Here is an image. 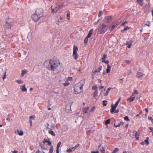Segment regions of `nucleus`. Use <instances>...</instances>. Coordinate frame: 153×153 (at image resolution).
<instances>
[{
	"instance_id": "obj_33",
	"label": "nucleus",
	"mask_w": 153,
	"mask_h": 153,
	"mask_svg": "<svg viewBox=\"0 0 153 153\" xmlns=\"http://www.w3.org/2000/svg\"><path fill=\"white\" fill-rule=\"evenodd\" d=\"M53 151V146H51L50 148L49 153H52Z\"/></svg>"
},
{
	"instance_id": "obj_57",
	"label": "nucleus",
	"mask_w": 153,
	"mask_h": 153,
	"mask_svg": "<svg viewBox=\"0 0 153 153\" xmlns=\"http://www.w3.org/2000/svg\"><path fill=\"white\" fill-rule=\"evenodd\" d=\"M148 119L149 120H151V121H152L153 120V119L152 117H148Z\"/></svg>"
},
{
	"instance_id": "obj_30",
	"label": "nucleus",
	"mask_w": 153,
	"mask_h": 153,
	"mask_svg": "<svg viewBox=\"0 0 153 153\" xmlns=\"http://www.w3.org/2000/svg\"><path fill=\"white\" fill-rule=\"evenodd\" d=\"M27 72V71L26 70H23L22 71V76H23L24 74H26Z\"/></svg>"
},
{
	"instance_id": "obj_4",
	"label": "nucleus",
	"mask_w": 153,
	"mask_h": 153,
	"mask_svg": "<svg viewBox=\"0 0 153 153\" xmlns=\"http://www.w3.org/2000/svg\"><path fill=\"white\" fill-rule=\"evenodd\" d=\"M14 25L13 21L10 18L7 19L4 25V27L6 28L11 29Z\"/></svg>"
},
{
	"instance_id": "obj_59",
	"label": "nucleus",
	"mask_w": 153,
	"mask_h": 153,
	"mask_svg": "<svg viewBox=\"0 0 153 153\" xmlns=\"http://www.w3.org/2000/svg\"><path fill=\"white\" fill-rule=\"evenodd\" d=\"M91 153H99V152L97 151H91Z\"/></svg>"
},
{
	"instance_id": "obj_28",
	"label": "nucleus",
	"mask_w": 153,
	"mask_h": 153,
	"mask_svg": "<svg viewBox=\"0 0 153 153\" xmlns=\"http://www.w3.org/2000/svg\"><path fill=\"white\" fill-rule=\"evenodd\" d=\"M111 89V88H109L106 91V92L104 94V96L107 95Z\"/></svg>"
},
{
	"instance_id": "obj_14",
	"label": "nucleus",
	"mask_w": 153,
	"mask_h": 153,
	"mask_svg": "<svg viewBox=\"0 0 153 153\" xmlns=\"http://www.w3.org/2000/svg\"><path fill=\"white\" fill-rule=\"evenodd\" d=\"M145 75V74H143V73L138 72L136 76L138 78H139L144 76Z\"/></svg>"
},
{
	"instance_id": "obj_62",
	"label": "nucleus",
	"mask_w": 153,
	"mask_h": 153,
	"mask_svg": "<svg viewBox=\"0 0 153 153\" xmlns=\"http://www.w3.org/2000/svg\"><path fill=\"white\" fill-rule=\"evenodd\" d=\"M114 112L115 113H117L119 112V110L118 109L116 110Z\"/></svg>"
},
{
	"instance_id": "obj_21",
	"label": "nucleus",
	"mask_w": 153,
	"mask_h": 153,
	"mask_svg": "<svg viewBox=\"0 0 153 153\" xmlns=\"http://www.w3.org/2000/svg\"><path fill=\"white\" fill-rule=\"evenodd\" d=\"M88 107H85L84 108L83 110V113L85 114L87 113H88Z\"/></svg>"
},
{
	"instance_id": "obj_32",
	"label": "nucleus",
	"mask_w": 153,
	"mask_h": 153,
	"mask_svg": "<svg viewBox=\"0 0 153 153\" xmlns=\"http://www.w3.org/2000/svg\"><path fill=\"white\" fill-rule=\"evenodd\" d=\"M40 146H41V148L43 149H46V147L44 145L41 143H40Z\"/></svg>"
},
{
	"instance_id": "obj_34",
	"label": "nucleus",
	"mask_w": 153,
	"mask_h": 153,
	"mask_svg": "<svg viewBox=\"0 0 153 153\" xmlns=\"http://www.w3.org/2000/svg\"><path fill=\"white\" fill-rule=\"evenodd\" d=\"M126 45H127V48H130L132 45V43H127L126 44Z\"/></svg>"
},
{
	"instance_id": "obj_41",
	"label": "nucleus",
	"mask_w": 153,
	"mask_h": 153,
	"mask_svg": "<svg viewBox=\"0 0 153 153\" xmlns=\"http://www.w3.org/2000/svg\"><path fill=\"white\" fill-rule=\"evenodd\" d=\"M110 121V119H108L107 120H106L105 122V124H109Z\"/></svg>"
},
{
	"instance_id": "obj_51",
	"label": "nucleus",
	"mask_w": 153,
	"mask_h": 153,
	"mask_svg": "<svg viewBox=\"0 0 153 153\" xmlns=\"http://www.w3.org/2000/svg\"><path fill=\"white\" fill-rule=\"evenodd\" d=\"M124 119L125 120L127 121H129V120L128 117V116H126L124 117Z\"/></svg>"
},
{
	"instance_id": "obj_19",
	"label": "nucleus",
	"mask_w": 153,
	"mask_h": 153,
	"mask_svg": "<svg viewBox=\"0 0 153 153\" xmlns=\"http://www.w3.org/2000/svg\"><path fill=\"white\" fill-rule=\"evenodd\" d=\"M93 30V29H91L90 30V31L89 32L87 36H86V37L87 38H90L91 37V36L92 35V33Z\"/></svg>"
},
{
	"instance_id": "obj_37",
	"label": "nucleus",
	"mask_w": 153,
	"mask_h": 153,
	"mask_svg": "<svg viewBox=\"0 0 153 153\" xmlns=\"http://www.w3.org/2000/svg\"><path fill=\"white\" fill-rule=\"evenodd\" d=\"M67 17L68 19V20H70V13L69 12H68L67 13Z\"/></svg>"
},
{
	"instance_id": "obj_15",
	"label": "nucleus",
	"mask_w": 153,
	"mask_h": 153,
	"mask_svg": "<svg viewBox=\"0 0 153 153\" xmlns=\"http://www.w3.org/2000/svg\"><path fill=\"white\" fill-rule=\"evenodd\" d=\"M98 148L101 151L102 153H104L105 152V150L103 146H101V145H100L98 146Z\"/></svg>"
},
{
	"instance_id": "obj_50",
	"label": "nucleus",
	"mask_w": 153,
	"mask_h": 153,
	"mask_svg": "<svg viewBox=\"0 0 153 153\" xmlns=\"http://www.w3.org/2000/svg\"><path fill=\"white\" fill-rule=\"evenodd\" d=\"M127 23H128V22H126V21L125 22L122 23V24L121 25V26H126L125 25L126 24H127Z\"/></svg>"
},
{
	"instance_id": "obj_2",
	"label": "nucleus",
	"mask_w": 153,
	"mask_h": 153,
	"mask_svg": "<svg viewBox=\"0 0 153 153\" xmlns=\"http://www.w3.org/2000/svg\"><path fill=\"white\" fill-rule=\"evenodd\" d=\"M64 5V3L62 1H59L54 4L51 7V12L52 13H56Z\"/></svg>"
},
{
	"instance_id": "obj_47",
	"label": "nucleus",
	"mask_w": 153,
	"mask_h": 153,
	"mask_svg": "<svg viewBox=\"0 0 153 153\" xmlns=\"http://www.w3.org/2000/svg\"><path fill=\"white\" fill-rule=\"evenodd\" d=\"M103 14L102 12V11H100L99 12V13L98 14V16L99 17H100Z\"/></svg>"
},
{
	"instance_id": "obj_42",
	"label": "nucleus",
	"mask_w": 153,
	"mask_h": 153,
	"mask_svg": "<svg viewBox=\"0 0 153 153\" xmlns=\"http://www.w3.org/2000/svg\"><path fill=\"white\" fill-rule=\"evenodd\" d=\"M63 84L65 86H67L69 85V83L67 81L65 83H63Z\"/></svg>"
},
{
	"instance_id": "obj_22",
	"label": "nucleus",
	"mask_w": 153,
	"mask_h": 153,
	"mask_svg": "<svg viewBox=\"0 0 153 153\" xmlns=\"http://www.w3.org/2000/svg\"><path fill=\"white\" fill-rule=\"evenodd\" d=\"M133 134L134 135L135 134V137L136 138L137 140H138L139 139V136L137 134V131H134L133 132Z\"/></svg>"
},
{
	"instance_id": "obj_5",
	"label": "nucleus",
	"mask_w": 153,
	"mask_h": 153,
	"mask_svg": "<svg viewBox=\"0 0 153 153\" xmlns=\"http://www.w3.org/2000/svg\"><path fill=\"white\" fill-rule=\"evenodd\" d=\"M108 29V27L105 24H103L99 28V31L100 34H103Z\"/></svg>"
},
{
	"instance_id": "obj_13",
	"label": "nucleus",
	"mask_w": 153,
	"mask_h": 153,
	"mask_svg": "<svg viewBox=\"0 0 153 153\" xmlns=\"http://www.w3.org/2000/svg\"><path fill=\"white\" fill-rule=\"evenodd\" d=\"M54 128V127L53 126H52L51 128H50L49 130V133L50 134H51L52 135L55 136V134L53 131H52L53 129Z\"/></svg>"
},
{
	"instance_id": "obj_64",
	"label": "nucleus",
	"mask_w": 153,
	"mask_h": 153,
	"mask_svg": "<svg viewBox=\"0 0 153 153\" xmlns=\"http://www.w3.org/2000/svg\"><path fill=\"white\" fill-rule=\"evenodd\" d=\"M118 103H119L118 102H116V103H115V105H114L115 106H116V107H117Z\"/></svg>"
},
{
	"instance_id": "obj_29",
	"label": "nucleus",
	"mask_w": 153,
	"mask_h": 153,
	"mask_svg": "<svg viewBox=\"0 0 153 153\" xmlns=\"http://www.w3.org/2000/svg\"><path fill=\"white\" fill-rule=\"evenodd\" d=\"M138 94V91L137 90H135L132 94V96H134L135 94Z\"/></svg>"
},
{
	"instance_id": "obj_52",
	"label": "nucleus",
	"mask_w": 153,
	"mask_h": 153,
	"mask_svg": "<svg viewBox=\"0 0 153 153\" xmlns=\"http://www.w3.org/2000/svg\"><path fill=\"white\" fill-rule=\"evenodd\" d=\"M35 117V116H30L29 117L30 120H32L34 119Z\"/></svg>"
},
{
	"instance_id": "obj_31",
	"label": "nucleus",
	"mask_w": 153,
	"mask_h": 153,
	"mask_svg": "<svg viewBox=\"0 0 153 153\" xmlns=\"http://www.w3.org/2000/svg\"><path fill=\"white\" fill-rule=\"evenodd\" d=\"M151 23L149 21H148L146 24H145V26H147L148 27H149Z\"/></svg>"
},
{
	"instance_id": "obj_54",
	"label": "nucleus",
	"mask_w": 153,
	"mask_h": 153,
	"mask_svg": "<svg viewBox=\"0 0 153 153\" xmlns=\"http://www.w3.org/2000/svg\"><path fill=\"white\" fill-rule=\"evenodd\" d=\"M95 106H93L92 107V108L91 109V111L92 112V111H94L95 110Z\"/></svg>"
},
{
	"instance_id": "obj_58",
	"label": "nucleus",
	"mask_w": 153,
	"mask_h": 153,
	"mask_svg": "<svg viewBox=\"0 0 153 153\" xmlns=\"http://www.w3.org/2000/svg\"><path fill=\"white\" fill-rule=\"evenodd\" d=\"M125 62L127 64H129L130 63V61L128 60H126L125 61Z\"/></svg>"
},
{
	"instance_id": "obj_3",
	"label": "nucleus",
	"mask_w": 153,
	"mask_h": 153,
	"mask_svg": "<svg viewBox=\"0 0 153 153\" xmlns=\"http://www.w3.org/2000/svg\"><path fill=\"white\" fill-rule=\"evenodd\" d=\"M83 85L80 83L75 85L74 86V93L77 94L83 92Z\"/></svg>"
},
{
	"instance_id": "obj_20",
	"label": "nucleus",
	"mask_w": 153,
	"mask_h": 153,
	"mask_svg": "<svg viewBox=\"0 0 153 153\" xmlns=\"http://www.w3.org/2000/svg\"><path fill=\"white\" fill-rule=\"evenodd\" d=\"M133 96H132V95L128 98L127 99V101H129L130 102H132L133 101L135 98V97H133Z\"/></svg>"
},
{
	"instance_id": "obj_10",
	"label": "nucleus",
	"mask_w": 153,
	"mask_h": 153,
	"mask_svg": "<svg viewBox=\"0 0 153 153\" xmlns=\"http://www.w3.org/2000/svg\"><path fill=\"white\" fill-rule=\"evenodd\" d=\"M65 111L67 113H71V105H67L65 107Z\"/></svg>"
},
{
	"instance_id": "obj_6",
	"label": "nucleus",
	"mask_w": 153,
	"mask_h": 153,
	"mask_svg": "<svg viewBox=\"0 0 153 153\" xmlns=\"http://www.w3.org/2000/svg\"><path fill=\"white\" fill-rule=\"evenodd\" d=\"M78 50L77 47L75 45H74L73 46V56L75 60L77 59L79 57V55L77 52Z\"/></svg>"
},
{
	"instance_id": "obj_7",
	"label": "nucleus",
	"mask_w": 153,
	"mask_h": 153,
	"mask_svg": "<svg viewBox=\"0 0 153 153\" xmlns=\"http://www.w3.org/2000/svg\"><path fill=\"white\" fill-rule=\"evenodd\" d=\"M35 13L37 14L41 18L43 16V10L42 9H38L35 11Z\"/></svg>"
},
{
	"instance_id": "obj_11",
	"label": "nucleus",
	"mask_w": 153,
	"mask_h": 153,
	"mask_svg": "<svg viewBox=\"0 0 153 153\" xmlns=\"http://www.w3.org/2000/svg\"><path fill=\"white\" fill-rule=\"evenodd\" d=\"M111 108L110 110V112L111 114H113L115 110L117 107L114 105V104L113 103L111 104Z\"/></svg>"
},
{
	"instance_id": "obj_40",
	"label": "nucleus",
	"mask_w": 153,
	"mask_h": 153,
	"mask_svg": "<svg viewBox=\"0 0 153 153\" xmlns=\"http://www.w3.org/2000/svg\"><path fill=\"white\" fill-rule=\"evenodd\" d=\"M107 57V55L106 54H104L103 56H102V58H101V59L102 60H105V58L106 57Z\"/></svg>"
},
{
	"instance_id": "obj_1",
	"label": "nucleus",
	"mask_w": 153,
	"mask_h": 153,
	"mask_svg": "<svg viewBox=\"0 0 153 153\" xmlns=\"http://www.w3.org/2000/svg\"><path fill=\"white\" fill-rule=\"evenodd\" d=\"M44 65L49 70L54 71L60 65V63L58 59H53L45 61Z\"/></svg>"
},
{
	"instance_id": "obj_9",
	"label": "nucleus",
	"mask_w": 153,
	"mask_h": 153,
	"mask_svg": "<svg viewBox=\"0 0 153 153\" xmlns=\"http://www.w3.org/2000/svg\"><path fill=\"white\" fill-rule=\"evenodd\" d=\"M57 21L56 22V23L58 25H59L60 22H63V19L61 16H59L57 17Z\"/></svg>"
},
{
	"instance_id": "obj_23",
	"label": "nucleus",
	"mask_w": 153,
	"mask_h": 153,
	"mask_svg": "<svg viewBox=\"0 0 153 153\" xmlns=\"http://www.w3.org/2000/svg\"><path fill=\"white\" fill-rule=\"evenodd\" d=\"M92 90H94V91H98V88L96 85H94L92 86Z\"/></svg>"
},
{
	"instance_id": "obj_55",
	"label": "nucleus",
	"mask_w": 153,
	"mask_h": 153,
	"mask_svg": "<svg viewBox=\"0 0 153 153\" xmlns=\"http://www.w3.org/2000/svg\"><path fill=\"white\" fill-rule=\"evenodd\" d=\"M80 145L79 144H77L76 146L73 147V149L74 148V149H75L77 147H79V146Z\"/></svg>"
},
{
	"instance_id": "obj_36",
	"label": "nucleus",
	"mask_w": 153,
	"mask_h": 153,
	"mask_svg": "<svg viewBox=\"0 0 153 153\" xmlns=\"http://www.w3.org/2000/svg\"><path fill=\"white\" fill-rule=\"evenodd\" d=\"M23 132L22 130H20L19 131V133H18V134L20 136H22L23 135Z\"/></svg>"
},
{
	"instance_id": "obj_27",
	"label": "nucleus",
	"mask_w": 153,
	"mask_h": 153,
	"mask_svg": "<svg viewBox=\"0 0 153 153\" xmlns=\"http://www.w3.org/2000/svg\"><path fill=\"white\" fill-rule=\"evenodd\" d=\"M61 144V142H59V143H58V144L57 145L56 151H59V147L60 146Z\"/></svg>"
},
{
	"instance_id": "obj_49",
	"label": "nucleus",
	"mask_w": 153,
	"mask_h": 153,
	"mask_svg": "<svg viewBox=\"0 0 153 153\" xmlns=\"http://www.w3.org/2000/svg\"><path fill=\"white\" fill-rule=\"evenodd\" d=\"M47 143L48 145H49V146L51 145V142L49 140H48L47 142Z\"/></svg>"
},
{
	"instance_id": "obj_46",
	"label": "nucleus",
	"mask_w": 153,
	"mask_h": 153,
	"mask_svg": "<svg viewBox=\"0 0 153 153\" xmlns=\"http://www.w3.org/2000/svg\"><path fill=\"white\" fill-rule=\"evenodd\" d=\"M103 106H106L107 104V101L103 100Z\"/></svg>"
},
{
	"instance_id": "obj_56",
	"label": "nucleus",
	"mask_w": 153,
	"mask_h": 153,
	"mask_svg": "<svg viewBox=\"0 0 153 153\" xmlns=\"http://www.w3.org/2000/svg\"><path fill=\"white\" fill-rule=\"evenodd\" d=\"M68 80L69 81H71L72 80V78L71 77H69L68 78Z\"/></svg>"
},
{
	"instance_id": "obj_39",
	"label": "nucleus",
	"mask_w": 153,
	"mask_h": 153,
	"mask_svg": "<svg viewBox=\"0 0 153 153\" xmlns=\"http://www.w3.org/2000/svg\"><path fill=\"white\" fill-rule=\"evenodd\" d=\"M16 82L18 83L22 84L23 83V81L22 80H16Z\"/></svg>"
},
{
	"instance_id": "obj_8",
	"label": "nucleus",
	"mask_w": 153,
	"mask_h": 153,
	"mask_svg": "<svg viewBox=\"0 0 153 153\" xmlns=\"http://www.w3.org/2000/svg\"><path fill=\"white\" fill-rule=\"evenodd\" d=\"M32 18L33 20L35 22H36L39 20L41 18L35 13L32 15Z\"/></svg>"
},
{
	"instance_id": "obj_12",
	"label": "nucleus",
	"mask_w": 153,
	"mask_h": 153,
	"mask_svg": "<svg viewBox=\"0 0 153 153\" xmlns=\"http://www.w3.org/2000/svg\"><path fill=\"white\" fill-rule=\"evenodd\" d=\"M117 26V25L113 23L108 27L109 30H110V31H111L115 27Z\"/></svg>"
},
{
	"instance_id": "obj_16",
	"label": "nucleus",
	"mask_w": 153,
	"mask_h": 153,
	"mask_svg": "<svg viewBox=\"0 0 153 153\" xmlns=\"http://www.w3.org/2000/svg\"><path fill=\"white\" fill-rule=\"evenodd\" d=\"M112 17L110 16H108L106 17V22L107 23H108L110 22L111 21Z\"/></svg>"
},
{
	"instance_id": "obj_63",
	"label": "nucleus",
	"mask_w": 153,
	"mask_h": 153,
	"mask_svg": "<svg viewBox=\"0 0 153 153\" xmlns=\"http://www.w3.org/2000/svg\"><path fill=\"white\" fill-rule=\"evenodd\" d=\"M47 140V139H45L43 141V143H45V142H47V140Z\"/></svg>"
},
{
	"instance_id": "obj_26",
	"label": "nucleus",
	"mask_w": 153,
	"mask_h": 153,
	"mask_svg": "<svg viewBox=\"0 0 153 153\" xmlns=\"http://www.w3.org/2000/svg\"><path fill=\"white\" fill-rule=\"evenodd\" d=\"M98 94V91H95L94 92L93 95L94 97H96L97 96Z\"/></svg>"
},
{
	"instance_id": "obj_48",
	"label": "nucleus",
	"mask_w": 153,
	"mask_h": 153,
	"mask_svg": "<svg viewBox=\"0 0 153 153\" xmlns=\"http://www.w3.org/2000/svg\"><path fill=\"white\" fill-rule=\"evenodd\" d=\"M6 78V72H5L4 74V75L3 77V79H4Z\"/></svg>"
},
{
	"instance_id": "obj_45",
	"label": "nucleus",
	"mask_w": 153,
	"mask_h": 153,
	"mask_svg": "<svg viewBox=\"0 0 153 153\" xmlns=\"http://www.w3.org/2000/svg\"><path fill=\"white\" fill-rule=\"evenodd\" d=\"M102 62H103L108 64L109 63V61L108 60L105 61V60H102Z\"/></svg>"
},
{
	"instance_id": "obj_53",
	"label": "nucleus",
	"mask_w": 153,
	"mask_h": 153,
	"mask_svg": "<svg viewBox=\"0 0 153 153\" xmlns=\"http://www.w3.org/2000/svg\"><path fill=\"white\" fill-rule=\"evenodd\" d=\"M102 68V66H100L98 68V72H99L101 70Z\"/></svg>"
},
{
	"instance_id": "obj_17",
	"label": "nucleus",
	"mask_w": 153,
	"mask_h": 153,
	"mask_svg": "<svg viewBox=\"0 0 153 153\" xmlns=\"http://www.w3.org/2000/svg\"><path fill=\"white\" fill-rule=\"evenodd\" d=\"M107 67L106 69V72L107 74H108L110 72V70L111 67L109 64H107Z\"/></svg>"
},
{
	"instance_id": "obj_24",
	"label": "nucleus",
	"mask_w": 153,
	"mask_h": 153,
	"mask_svg": "<svg viewBox=\"0 0 153 153\" xmlns=\"http://www.w3.org/2000/svg\"><path fill=\"white\" fill-rule=\"evenodd\" d=\"M138 3L141 6H142L143 5V0H137Z\"/></svg>"
},
{
	"instance_id": "obj_61",
	"label": "nucleus",
	"mask_w": 153,
	"mask_h": 153,
	"mask_svg": "<svg viewBox=\"0 0 153 153\" xmlns=\"http://www.w3.org/2000/svg\"><path fill=\"white\" fill-rule=\"evenodd\" d=\"M98 72V71H97V69H96L93 72V73L94 74H95L96 73Z\"/></svg>"
},
{
	"instance_id": "obj_18",
	"label": "nucleus",
	"mask_w": 153,
	"mask_h": 153,
	"mask_svg": "<svg viewBox=\"0 0 153 153\" xmlns=\"http://www.w3.org/2000/svg\"><path fill=\"white\" fill-rule=\"evenodd\" d=\"M21 90L23 91H25L26 92L27 91V89L25 87V84L23 85H22L21 87Z\"/></svg>"
},
{
	"instance_id": "obj_35",
	"label": "nucleus",
	"mask_w": 153,
	"mask_h": 153,
	"mask_svg": "<svg viewBox=\"0 0 153 153\" xmlns=\"http://www.w3.org/2000/svg\"><path fill=\"white\" fill-rule=\"evenodd\" d=\"M149 137H147L146 139L145 140L144 142L147 145H148L149 144Z\"/></svg>"
},
{
	"instance_id": "obj_43",
	"label": "nucleus",
	"mask_w": 153,
	"mask_h": 153,
	"mask_svg": "<svg viewBox=\"0 0 153 153\" xmlns=\"http://www.w3.org/2000/svg\"><path fill=\"white\" fill-rule=\"evenodd\" d=\"M74 150H75V149H74V148L73 149V147L71 148V149H69L67 151L68 152H69L70 151L72 152L73 151H74Z\"/></svg>"
},
{
	"instance_id": "obj_25",
	"label": "nucleus",
	"mask_w": 153,
	"mask_h": 153,
	"mask_svg": "<svg viewBox=\"0 0 153 153\" xmlns=\"http://www.w3.org/2000/svg\"><path fill=\"white\" fill-rule=\"evenodd\" d=\"M130 27H129L128 26L126 27H125L123 30H121V32L122 33H123L124 31L129 30L130 29Z\"/></svg>"
},
{
	"instance_id": "obj_38",
	"label": "nucleus",
	"mask_w": 153,
	"mask_h": 153,
	"mask_svg": "<svg viewBox=\"0 0 153 153\" xmlns=\"http://www.w3.org/2000/svg\"><path fill=\"white\" fill-rule=\"evenodd\" d=\"M88 38H87L86 37L85 39L84 40V42L85 45H86L87 44L88 41Z\"/></svg>"
},
{
	"instance_id": "obj_44",
	"label": "nucleus",
	"mask_w": 153,
	"mask_h": 153,
	"mask_svg": "<svg viewBox=\"0 0 153 153\" xmlns=\"http://www.w3.org/2000/svg\"><path fill=\"white\" fill-rule=\"evenodd\" d=\"M119 149L117 148H115L114 150L113 151L112 153H116L118 150Z\"/></svg>"
},
{
	"instance_id": "obj_60",
	"label": "nucleus",
	"mask_w": 153,
	"mask_h": 153,
	"mask_svg": "<svg viewBox=\"0 0 153 153\" xmlns=\"http://www.w3.org/2000/svg\"><path fill=\"white\" fill-rule=\"evenodd\" d=\"M15 133L16 134H18L19 133V129H17L15 131Z\"/></svg>"
}]
</instances>
